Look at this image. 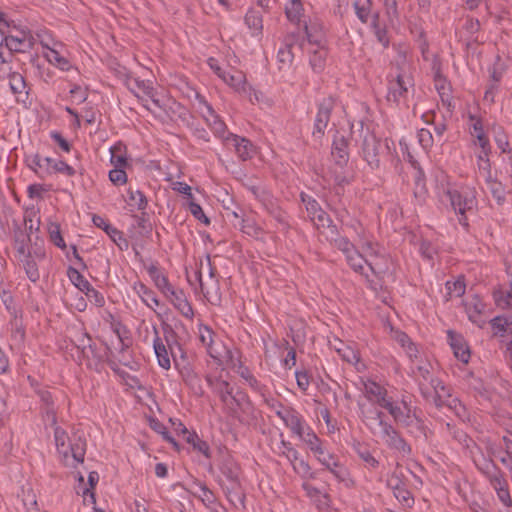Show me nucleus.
<instances>
[{
    "mask_svg": "<svg viewBox=\"0 0 512 512\" xmlns=\"http://www.w3.org/2000/svg\"><path fill=\"white\" fill-rule=\"evenodd\" d=\"M52 427L54 429L56 448L59 454L62 455L64 464L76 467L77 464L82 463L86 453V441L78 437L71 441L69 445H66V440L69 439L66 431L58 426L57 423Z\"/></svg>",
    "mask_w": 512,
    "mask_h": 512,
    "instance_id": "obj_1",
    "label": "nucleus"
},
{
    "mask_svg": "<svg viewBox=\"0 0 512 512\" xmlns=\"http://www.w3.org/2000/svg\"><path fill=\"white\" fill-rule=\"evenodd\" d=\"M361 138L360 153L363 160L371 169H379L381 155L390 151L388 139L382 143L381 139L368 128L364 131L363 123H361Z\"/></svg>",
    "mask_w": 512,
    "mask_h": 512,
    "instance_id": "obj_2",
    "label": "nucleus"
},
{
    "mask_svg": "<svg viewBox=\"0 0 512 512\" xmlns=\"http://www.w3.org/2000/svg\"><path fill=\"white\" fill-rule=\"evenodd\" d=\"M285 15L291 23L298 26L303 23V30L309 43L317 45L320 43L321 40L312 32V27L305 20H302L304 17V7L301 0H289L285 6Z\"/></svg>",
    "mask_w": 512,
    "mask_h": 512,
    "instance_id": "obj_3",
    "label": "nucleus"
},
{
    "mask_svg": "<svg viewBox=\"0 0 512 512\" xmlns=\"http://www.w3.org/2000/svg\"><path fill=\"white\" fill-rule=\"evenodd\" d=\"M335 102L332 97L324 98L317 105V113L314 119L312 136L316 140H322L325 135L326 128L331 119V114L334 109Z\"/></svg>",
    "mask_w": 512,
    "mask_h": 512,
    "instance_id": "obj_4",
    "label": "nucleus"
},
{
    "mask_svg": "<svg viewBox=\"0 0 512 512\" xmlns=\"http://www.w3.org/2000/svg\"><path fill=\"white\" fill-rule=\"evenodd\" d=\"M45 257V250L40 247L36 248L33 253L29 251L16 256L17 260L25 270L26 276L33 283H36L40 279L37 261H42Z\"/></svg>",
    "mask_w": 512,
    "mask_h": 512,
    "instance_id": "obj_5",
    "label": "nucleus"
},
{
    "mask_svg": "<svg viewBox=\"0 0 512 512\" xmlns=\"http://www.w3.org/2000/svg\"><path fill=\"white\" fill-rule=\"evenodd\" d=\"M35 393L41 402L40 413L43 420L49 422L50 426H55L57 423V407L52 393L46 387L42 386H38L35 389Z\"/></svg>",
    "mask_w": 512,
    "mask_h": 512,
    "instance_id": "obj_6",
    "label": "nucleus"
},
{
    "mask_svg": "<svg viewBox=\"0 0 512 512\" xmlns=\"http://www.w3.org/2000/svg\"><path fill=\"white\" fill-rule=\"evenodd\" d=\"M382 437L388 448L397 450L403 455L411 453L410 445L390 423H382Z\"/></svg>",
    "mask_w": 512,
    "mask_h": 512,
    "instance_id": "obj_7",
    "label": "nucleus"
},
{
    "mask_svg": "<svg viewBox=\"0 0 512 512\" xmlns=\"http://www.w3.org/2000/svg\"><path fill=\"white\" fill-rule=\"evenodd\" d=\"M447 195L449 197L452 208L456 213L459 214V223L464 227H468L466 211L471 210L473 208V198L463 196L457 190H448Z\"/></svg>",
    "mask_w": 512,
    "mask_h": 512,
    "instance_id": "obj_8",
    "label": "nucleus"
},
{
    "mask_svg": "<svg viewBox=\"0 0 512 512\" xmlns=\"http://www.w3.org/2000/svg\"><path fill=\"white\" fill-rule=\"evenodd\" d=\"M161 327L163 330L164 340L166 342L168 349L170 350V354L174 361V364L175 366H179L178 355L180 359L185 361V351L178 342V335L173 329V327L166 322H163Z\"/></svg>",
    "mask_w": 512,
    "mask_h": 512,
    "instance_id": "obj_9",
    "label": "nucleus"
},
{
    "mask_svg": "<svg viewBox=\"0 0 512 512\" xmlns=\"http://www.w3.org/2000/svg\"><path fill=\"white\" fill-rule=\"evenodd\" d=\"M307 213L311 221L315 226L320 229L321 227H327L331 234H337V226L333 224L330 216L321 208L318 201H312L310 207H307Z\"/></svg>",
    "mask_w": 512,
    "mask_h": 512,
    "instance_id": "obj_10",
    "label": "nucleus"
},
{
    "mask_svg": "<svg viewBox=\"0 0 512 512\" xmlns=\"http://www.w3.org/2000/svg\"><path fill=\"white\" fill-rule=\"evenodd\" d=\"M92 222L96 227L103 229L121 251L128 249L129 242L123 236V233L109 224L103 217L99 215H93Z\"/></svg>",
    "mask_w": 512,
    "mask_h": 512,
    "instance_id": "obj_11",
    "label": "nucleus"
},
{
    "mask_svg": "<svg viewBox=\"0 0 512 512\" xmlns=\"http://www.w3.org/2000/svg\"><path fill=\"white\" fill-rule=\"evenodd\" d=\"M225 145L232 146L238 157L243 161L250 159L254 153V145L249 139L233 133L227 134Z\"/></svg>",
    "mask_w": 512,
    "mask_h": 512,
    "instance_id": "obj_12",
    "label": "nucleus"
},
{
    "mask_svg": "<svg viewBox=\"0 0 512 512\" xmlns=\"http://www.w3.org/2000/svg\"><path fill=\"white\" fill-rule=\"evenodd\" d=\"M496 492L498 500L506 508L512 507V497L509 491V484L503 471L488 481Z\"/></svg>",
    "mask_w": 512,
    "mask_h": 512,
    "instance_id": "obj_13",
    "label": "nucleus"
},
{
    "mask_svg": "<svg viewBox=\"0 0 512 512\" xmlns=\"http://www.w3.org/2000/svg\"><path fill=\"white\" fill-rule=\"evenodd\" d=\"M348 147V138L336 131L332 142V156L335 159V163L340 167H344L349 161Z\"/></svg>",
    "mask_w": 512,
    "mask_h": 512,
    "instance_id": "obj_14",
    "label": "nucleus"
},
{
    "mask_svg": "<svg viewBox=\"0 0 512 512\" xmlns=\"http://www.w3.org/2000/svg\"><path fill=\"white\" fill-rule=\"evenodd\" d=\"M174 305V307L186 318L192 319L194 316V312L191 304L188 302L186 295L182 289H176L172 287V289L168 290V294H165Z\"/></svg>",
    "mask_w": 512,
    "mask_h": 512,
    "instance_id": "obj_15",
    "label": "nucleus"
},
{
    "mask_svg": "<svg viewBox=\"0 0 512 512\" xmlns=\"http://www.w3.org/2000/svg\"><path fill=\"white\" fill-rule=\"evenodd\" d=\"M409 80L401 74L389 83L387 100L389 102L399 103L401 98H405L408 93Z\"/></svg>",
    "mask_w": 512,
    "mask_h": 512,
    "instance_id": "obj_16",
    "label": "nucleus"
},
{
    "mask_svg": "<svg viewBox=\"0 0 512 512\" xmlns=\"http://www.w3.org/2000/svg\"><path fill=\"white\" fill-rule=\"evenodd\" d=\"M13 228V240L15 243L16 254L15 256L24 254L26 252L31 251L29 245L32 242V238L30 237V233L26 230H23L21 225L16 221H12Z\"/></svg>",
    "mask_w": 512,
    "mask_h": 512,
    "instance_id": "obj_17",
    "label": "nucleus"
},
{
    "mask_svg": "<svg viewBox=\"0 0 512 512\" xmlns=\"http://www.w3.org/2000/svg\"><path fill=\"white\" fill-rule=\"evenodd\" d=\"M447 335L455 357L465 364L468 363L470 359V350L463 337L451 330L447 332Z\"/></svg>",
    "mask_w": 512,
    "mask_h": 512,
    "instance_id": "obj_18",
    "label": "nucleus"
},
{
    "mask_svg": "<svg viewBox=\"0 0 512 512\" xmlns=\"http://www.w3.org/2000/svg\"><path fill=\"white\" fill-rule=\"evenodd\" d=\"M219 469L227 479L228 485H231L230 490L237 489L238 482H240V467L238 464L231 458H225L220 463Z\"/></svg>",
    "mask_w": 512,
    "mask_h": 512,
    "instance_id": "obj_19",
    "label": "nucleus"
},
{
    "mask_svg": "<svg viewBox=\"0 0 512 512\" xmlns=\"http://www.w3.org/2000/svg\"><path fill=\"white\" fill-rule=\"evenodd\" d=\"M153 329L155 333L153 348L157 357L158 364L163 369L168 370L171 367L169 358V355H171L170 350L168 349L167 345L164 344L163 339L159 336L157 328L153 327Z\"/></svg>",
    "mask_w": 512,
    "mask_h": 512,
    "instance_id": "obj_20",
    "label": "nucleus"
},
{
    "mask_svg": "<svg viewBox=\"0 0 512 512\" xmlns=\"http://www.w3.org/2000/svg\"><path fill=\"white\" fill-rule=\"evenodd\" d=\"M203 102L205 103V105L207 107V111H208V114L210 117V118H206L210 128L214 132L215 136L221 138L223 140L224 144H226V137H227V134L229 133L227 131L226 124L215 113V111L213 110L211 105L207 104L206 101H204V100H203Z\"/></svg>",
    "mask_w": 512,
    "mask_h": 512,
    "instance_id": "obj_21",
    "label": "nucleus"
},
{
    "mask_svg": "<svg viewBox=\"0 0 512 512\" xmlns=\"http://www.w3.org/2000/svg\"><path fill=\"white\" fill-rule=\"evenodd\" d=\"M109 350V347L106 346L102 351L92 341L91 343L87 344V348L82 353V357L87 361L86 365L91 368L92 366L99 365L104 360L107 351Z\"/></svg>",
    "mask_w": 512,
    "mask_h": 512,
    "instance_id": "obj_22",
    "label": "nucleus"
},
{
    "mask_svg": "<svg viewBox=\"0 0 512 512\" xmlns=\"http://www.w3.org/2000/svg\"><path fill=\"white\" fill-rule=\"evenodd\" d=\"M298 38L299 34L294 32L285 37L284 47L280 48L277 54L280 63L285 65H289L292 63L294 58L292 49L294 47V44L298 41Z\"/></svg>",
    "mask_w": 512,
    "mask_h": 512,
    "instance_id": "obj_23",
    "label": "nucleus"
},
{
    "mask_svg": "<svg viewBox=\"0 0 512 512\" xmlns=\"http://www.w3.org/2000/svg\"><path fill=\"white\" fill-rule=\"evenodd\" d=\"M403 408L395 405L392 409H390V415L394 418L395 422L407 427L411 425L414 421L412 417H414V410L412 411L411 407L407 404L406 401H402Z\"/></svg>",
    "mask_w": 512,
    "mask_h": 512,
    "instance_id": "obj_24",
    "label": "nucleus"
},
{
    "mask_svg": "<svg viewBox=\"0 0 512 512\" xmlns=\"http://www.w3.org/2000/svg\"><path fill=\"white\" fill-rule=\"evenodd\" d=\"M317 458L339 481L346 480L348 471L339 465L332 454L320 455Z\"/></svg>",
    "mask_w": 512,
    "mask_h": 512,
    "instance_id": "obj_25",
    "label": "nucleus"
},
{
    "mask_svg": "<svg viewBox=\"0 0 512 512\" xmlns=\"http://www.w3.org/2000/svg\"><path fill=\"white\" fill-rule=\"evenodd\" d=\"M127 86L129 90L134 93L137 97H139L137 90L143 92L146 96L150 97L157 106L159 105V100L154 98V88L152 87L149 81L140 80L139 78H131L127 81Z\"/></svg>",
    "mask_w": 512,
    "mask_h": 512,
    "instance_id": "obj_26",
    "label": "nucleus"
},
{
    "mask_svg": "<svg viewBox=\"0 0 512 512\" xmlns=\"http://www.w3.org/2000/svg\"><path fill=\"white\" fill-rule=\"evenodd\" d=\"M494 336L512 334V316H496L489 321Z\"/></svg>",
    "mask_w": 512,
    "mask_h": 512,
    "instance_id": "obj_27",
    "label": "nucleus"
},
{
    "mask_svg": "<svg viewBox=\"0 0 512 512\" xmlns=\"http://www.w3.org/2000/svg\"><path fill=\"white\" fill-rule=\"evenodd\" d=\"M474 463L478 471L488 481L502 471L491 458L488 459L483 456L479 461L474 460Z\"/></svg>",
    "mask_w": 512,
    "mask_h": 512,
    "instance_id": "obj_28",
    "label": "nucleus"
},
{
    "mask_svg": "<svg viewBox=\"0 0 512 512\" xmlns=\"http://www.w3.org/2000/svg\"><path fill=\"white\" fill-rule=\"evenodd\" d=\"M249 399L246 393L238 391L232 394L228 399V404H225L230 410L232 416L237 417L238 411L245 410V405H249Z\"/></svg>",
    "mask_w": 512,
    "mask_h": 512,
    "instance_id": "obj_29",
    "label": "nucleus"
},
{
    "mask_svg": "<svg viewBox=\"0 0 512 512\" xmlns=\"http://www.w3.org/2000/svg\"><path fill=\"white\" fill-rule=\"evenodd\" d=\"M371 28L374 32V35L379 43L383 45L384 48L389 46L390 40L387 35V29L385 25H381L379 22V13H373L371 15Z\"/></svg>",
    "mask_w": 512,
    "mask_h": 512,
    "instance_id": "obj_30",
    "label": "nucleus"
},
{
    "mask_svg": "<svg viewBox=\"0 0 512 512\" xmlns=\"http://www.w3.org/2000/svg\"><path fill=\"white\" fill-rule=\"evenodd\" d=\"M244 20L248 28L252 30L253 35H258L262 32L263 20L260 11L255 9L248 10Z\"/></svg>",
    "mask_w": 512,
    "mask_h": 512,
    "instance_id": "obj_31",
    "label": "nucleus"
},
{
    "mask_svg": "<svg viewBox=\"0 0 512 512\" xmlns=\"http://www.w3.org/2000/svg\"><path fill=\"white\" fill-rule=\"evenodd\" d=\"M414 420L411 425H408V431L415 435V437H423L425 440H428L432 432L427 428L424 421L416 414V409H414Z\"/></svg>",
    "mask_w": 512,
    "mask_h": 512,
    "instance_id": "obj_32",
    "label": "nucleus"
},
{
    "mask_svg": "<svg viewBox=\"0 0 512 512\" xmlns=\"http://www.w3.org/2000/svg\"><path fill=\"white\" fill-rule=\"evenodd\" d=\"M487 184L492 197L496 200V203L498 205H503L506 201L505 186L497 179H493L491 176L487 178Z\"/></svg>",
    "mask_w": 512,
    "mask_h": 512,
    "instance_id": "obj_33",
    "label": "nucleus"
},
{
    "mask_svg": "<svg viewBox=\"0 0 512 512\" xmlns=\"http://www.w3.org/2000/svg\"><path fill=\"white\" fill-rule=\"evenodd\" d=\"M45 57L52 65L62 71H68L71 68L70 61L53 48H48Z\"/></svg>",
    "mask_w": 512,
    "mask_h": 512,
    "instance_id": "obj_34",
    "label": "nucleus"
},
{
    "mask_svg": "<svg viewBox=\"0 0 512 512\" xmlns=\"http://www.w3.org/2000/svg\"><path fill=\"white\" fill-rule=\"evenodd\" d=\"M148 273L155 282V285L161 289L164 294H168V290L172 289L173 286L169 283L167 277L154 265L148 268Z\"/></svg>",
    "mask_w": 512,
    "mask_h": 512,
    "instance_id": "obj_35",
    "label": "nucleus"
},
{
    "mask_svg": "<svg viewBox=\"0 0 512 512\" xmlns=\"http://www.w3.org/2000/svg\"><path fill=\"white\" fill-rule=\"evenodd\" d=\"M509 286L510 289L506 291L494 292V300L498 307L512 309V271L509 272Z\"/></svg>",
    "mask_w": 512,
    "mask_h": 512,
    "instance_id": "obj_36",
    "label": "nucleus"
},
{
    "mask_svg": "<svg viewBox=\"0 0 512 512\" xmlns=\"http://www.w3.org/2000/svg\"><path fill=\"white\" fill-rule=\"evenodd\" d=\"M285 425L290 428L293 433L302 437L304 431L303 421L295 409L290 408V414L286 416Z\"/></svg>",
    "mask_w": 512,
    "mask_h": 512,
    "instance_id": "obj_37",
    "label": "nucleus"
},
{
    "mask_svg": "<svg viewBox=\"0 0 512 512\" xmlns=\"http://www.w3.org/2000/svg\"><path fill=\"white\" fill-rule=\"evenodd\" d=\"M185 440L188 444H190L195 451L203 454L206 458H210V448L206 441L199 438V436L195 433H188V436L185 437Z\"/></svg>",
    "mask_w": 512,
    "mask_h": 512,
    "instance_id": "obj_38",
    "label": "nucleus"
},
{
    "mask_svg": "<svg viewBox=\"0 0 512 512\" xmlns=\"http://www.w3.org/2000/svg\"><path fill=\"white\" fill-rule=\"evenodd\" d=\"M67 275L70 281L83 293H85L92 285L90 282L74 267L69 266Z\"/></svg>",
    "mask_w": 512,
    "mask_h": 512,
    "instance_id": "obj_39",
    "label": "nucleus"
},
{
    "mask_svg": "<svg viewBox=\"0 0 512 512\" xmlns=\"http://www.w3.org/2000/svg\"><path fill=\"white\" fill-rule=\"evenodd\" d=\"M355 451L359 458L365 463V466L369 469H377L379 466V461L372 455L370 450L363 446L360 443L355 445Z\"/></svg>",
    "mask_w": 512,
    "mask_h": 512,
    "instance_id": "obj_40",
    "label": "nucleus"
},
{
    "mask_svg": "<svg viewBox=\"0 0 512 512\" xmlns=\"http://www.w3.org/2000/svg\"><path fill=\"white\" fill-rule=\"evenodd\" d=\"M9 78V86L13 94H21L25 92L26 89V81L25 78L18 72L11 71L8 72Z\"/></svg>",
    "mask_w": 512,
    "mask_h": 512,
    "instance_id": "obj_41",
    "label": "nucleus"
},
{
    "mask_svg": "<svg viewBox=\"0 0 512 512\" xmlns=\"http://www.w3.org/2000/svg\"><path fill=\"white\" fill-rule=\"evenodd\" d=\"M128 193V203L131 206H137V208L141 211H144L147 208L148 201L144 193L140 190H134L131 187L127 191Z\"/></svg>",
    "mask_w": 512,
    "mask_h": 512,
    "instance_id": "obj_42",
    "label": "nucleus"
},
{
    "mask_svg": "<svg viewBox=\"0 0 512 512\" xmlns=\"http://www.w3.org/2000/svg\"><path fill=\"white\" fill-rule=\"evenodd\" d=\"M301 438L309 446L311 451L317 454V456L324 455L320 439L310 428H308V432L306 434L303 432Z\"/></svg>",
    "mask_w": 512,
    "mask_h": 512,
    "instance_id": "obj_43",
    "label": "nucleus"
},
{
    "mask_svg": "<svg viewBox=\"0 0 512 512\" xmlns=\"http://www.w3.org/2000/svg\"><path fill=\"white\" fill-rule=\"evenodd\" d=\"M221 486L230 503H232L234 506H237L238 503L244 505L245 495L242 492L240 482H238L237 489L235 490H230L231 485H224L221 483Z\"/></svg>",
    "mask_w": 512,
    "mask_h": 512,
    "instance_id": "obj_44",
    "label": "nucleus"
},
{
    "mask_svg": "<svg viewBox=\"0 0 512 512\" xmlns=\"http://www.w3.org/2000/svg\"><path fill=\"white\" fill-rule=\"evenodd\" d=\"M353 6L358 19L362 23H367L371 12L370 0H356Z\"/></svg>",
    "mask_w": 512,
    "mask_h": 512,
    "instance_id": "obj_45",
    "label": "nucleus"
},
{
    "mask_svg": "<svg viewBox=\"0 0 512 512\" xmlns=\"http://www.w3.org/2000/svg\"><path fill=\"white\" fill-rule=\"evenodd\" d=\"M195 486H197L200 490V493L199 494H195V496L201 500V502L207 507V506H211V504H213L217 498L215 496V494L213 493V491H211L207 485L203 482H196L195 483Z\"/></svg>",
    "mask_w": 512,
    "mask_h": 512,
    "instance_id": "obj_46",
    "label": "nucleus"
},
{
    "mask_svg": "<svg viewBox=\"0 0 512 512\" xmlns=\"http://www.w3.org/2000/svg\"><path fill=\"white\" fill-rule=\"evenodd\" d=\"M19 39L12 37V30L7 28H0V49L5 46L8 50H17V43Z\"/></svg>",
    "mask_w": 512,
    "mask_h": 512,
    "instance_id": "obj_47",
    "label": "nucleus"
},
{
    "mask_svg": "<svg viewBox=\"0 0 512 512\" xmlns=\"http://www.w3.org/2000/svg\"><path fill=\"white\" fill-rule=\"evenodd\" d=\"M50 241L60 249L66 248V243L62 237L60 225L58 223H50L48 227Z\"/></svg>",
    "mask_w": 512,
    "mask_h": 512,
    "instance_id": "obj_48",
    "label": "nucleus"
},
{
    "mask_svg": "<svg viewBox=\"0 0 512 512\" xmlns=\"http://www.w3.org/2000/svg\"><path fill=\"white\" fill-rule=\"evenodd\" d=\"M111 152V164L114 165V168H122L126 167L128 165L127 158L125 155L122 154V147L121 145H114L110 148Z\"/></svg>",
    "mask_w": 512,
    "mask_h": 512,
    "instance_id": "obj_49",
    "label": "nucleus"
},
{
    "mask_svg": "<svg viewBox=\"0 0 512 512\" xmlns=\"http://www.w3.org/2000/svg\"><path fill=\"white\" fill-rule=\"evenodd\" d=\"M178 359H179V366H175V367L179 370V372L183 378V381L186 384L188 382L195 381L197 374L193 371L191 365L188 363L187 356L185 355V361L180 359L179 356H178Z\"/></svg>",
    "mask_w": 512,
    "mask_h": 512,
    "instance_id": "obj_50",
    "label": "nucleus"
},
{
    "mask_svg": "<svg viewBox=\"0 0 512 512\" xmlns=\"http://www.w3.org/2000/svg\"><path fill=\"white\" fill-rule=\"evenodd\" d=\"M12 30V37H17L19 39V42L17 45V50H9L11 53H21L24 52V46L26 45V42L29 38V31L23 28H20L16 25V28H11Z\"/></svg>",
    "mask_w": 512,
    "mask_h": 512,
    "instance_id": "obj_51",
    "label": "nucleus"
},
{
    "mask_svg": "<svg viewBox=\"0 0 512 512\" xmlns=\"http://www.w3.org/2000/svg\"><path fill=\"white\" fill-rule=\"evenodd\" d=\"M342 347L336 348V351L341 358L349 364H356L359 362V353L349 346L344 345L341 342Z\"/></svg>",
    "mask_w": 512,
    "mask_h": 512,
    "instance_id": "obj_52",
    "label": "nucleus"
},
{
    "mask_svg": "<svg viewBox=\"0 0 512 512\" xmlns=\"http://www.w3.org/2000/svg\"><path fill=\"white\" fill-rule=\"evenodd\" d=\"M35 211L26 212L23 218L24 222V228L23 230H26L28 233H30V237L32 236L33 232H38L40 229V218L38 217L36 219V224H34V218L36 217Z\"/></svg>",
    "mask_w": 512,
    "mask_h": 512,
    "instance_id": "obj_53",
    "label": "nucleus"
},
{
    "mask_svg": "<svg viewBox=\"0 0 512 512\" xmlns=\"http://www.w3.org/2000/svg\"><path fill=\"white\" fill-rule=\"evenodd\" d=\"M291 464L293 465L295 472L302 478L314 479L316 477L315 473L311 471L310 465L304 459H300L298 457V460Z\"/></svg>",
    "mask_w": 512,
    "mask_h": 512,
    "instance_id": "obj_54",
    "label": "nucleus"
},
{
    "mask_svg": "<svg viewBox=\"0 0 512 512\" xmlns=\"http://www.w3.org/2000/svg\"><path fill=\"white\" fill-rule=\"evenodd\" d=\"M137 292L148 307L152 308L153 304L156 306L159 305V300L157 299L155 293L147 288L144 284L139 285Z\"/></svg>",
    "mask_w": 512,
    "mask_h": 512,
    "instance_id": "obj_55",
    "label": "nucleus"
},
{
    "mask_svg": "<svg viewBox=\"0 0 512 512\" xmlns=\"http://www.w3.org/2000/svg\"><path fill=\"white\" fill-rule=\"evenodd\" d=\"M239 375L249 384V386L255 391H260L262 386L259 381L250 372L249 368L240 364L238 369Z\"/></svg>",
    "mask_w": 512,
    "mask_h": 512,
    "instance_id": "obj_56",
    "label": "nucleus"
},
{
    "mask_svg": "<svg viewBox=\"0 0 512 512\" xmlns=\"http://www.w3.org/2000/svg\"><path fill=\"white\" fill-rule=\"evenodd\" d=\"M133 218L135 220L134 227H137L140 229L139 233L140 235H147L152 231V225L148 221V215L146 212H142L141 215H133Z\"/></svg>",
    "mask_w": 512,
    "mask_h": 512,
    "instance_id": "obj_57",
    "label": "nucleus"
},
{
    "mask_svg": "<svg viewBox=\"0 0 512 512\" xmlns=\"http://www.w3.org/2000/svg\"><path fill=\"white\" fill-rule=\"evenodd\" d=\"M347 262L350 267L358 273L362 274L364 269V263L367 264L368 260L364 259L358 252L353 251L348 256H346Z\"/></svg>",
    "mask_w": 512,
    "mask_h": 512,
    "instance_id": "obj_58",
    "label": "nucleus"
},
{
    "mask_svg": "<svg viewBox=\"0 0 512 512\" xmlns=\"http://www.w3.org/2000/svg\"><path fill=\"white\" fill-rule=\"evenodd\" d=\"M393 494L403 506L411 507L414 504V497L406 485L397 489Z\"/></svg>",
    "mask_w": 512,
    "mask_h": 512,
    "instance_id": "obj_59",
    "label": "nucleus"
},
{
    "mask_svg": "<svg viewBox=\"0 0 512 512\" xmlns=\"http://www.w3.org/2000/svg\"><path fill=\"white\" fill-rule=\"evenodd\" d=\"M309 62L315 72H321L325 66V52L322 50H315L310 57Z\"/></svg>",
    "mask_w": 512,
    "mask_h": 512,
    "instance_id": "obj_60",
    "label": "nucleus"
},
{
    "mask_svg": "<svg viewBox=\"0 0 512 512\" xmlns=\"http://www.w3.org/2000/svg\"><path fill=\"white\" fill-rule=\"evenodd\" d=\"M216 391L219 394L221 401L228 404L229 397L233 394V388L225 380H217Z\"/></svg>",
    "mask_w": 512,
    "mask_h": 512,
    "instance_id": "obj_61",
    "label": "nucleus"
},
{
    "mask_svg": "<svg viewBox=\"0 0 512 512\" xmlns=\"http://www.w3.org/2000/svg\"><path fill=\"white\" fill-rule=\"evenodd\" d=\"M336 236H338V233L336 235L331 234V240L335 242V246L343 251L346 256L355 251L353 244L347 238Z\"/></svg>",
    "mask_w": 512,
    "mask_h": 512,
    "instance_id": "obj_62",
    "label": "nucleus"
},
{
    "mask_svg": "<svg viewBox=\"0 0 512 512\" xmlns=\"http://www.w3.org/2000/svg\"><path fill=\"white\" fill-rule=\"evenodd\" d=\"M72 342L82 354L84 350L87 348V344L92 342V339L87 332L79 331L75 335V338L72 339Z\"/></svg>",
    "mask_w": 512,
    "mask_h": 512,
    "instance_id": "obj_63",
    "label": "nucleus"
},
{
    "mask_svg": "<svg viewBox=\"0 0 512 512\" xmlns=\"http://www.w3.org/2000/svg\"><path fill=\"white\" fill-rule=\"evenodd\" d=\"M446 428L457 442L465 446L469 445L468 442L471 441V438L464 431L456 429L450 423H446Z\"/></svg>",
    "mask_w": 512,
    "mask_h": 512,
    "instance_id": "obj_64",
    "label": "nucleus"
}]
</instances>
